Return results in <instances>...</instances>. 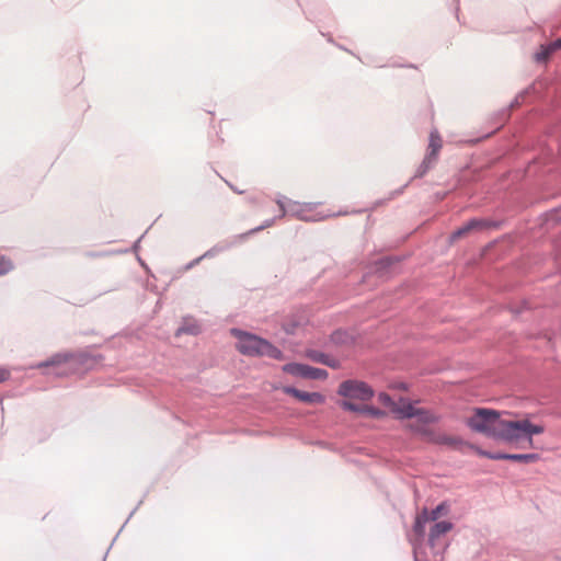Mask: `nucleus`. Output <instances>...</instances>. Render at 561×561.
I'll return each mask as SVG.
<instances>
[{"instance_id": "nucleus-1", "label": "nucleus", "mask_w": 561, "mask_h": 561, "mask_svg": "<svg viewBox=\"0 0 561 561\" xmlns=\"http://www.w3.org/2000/svg\"><path fill=\"white\" fill-rule=\"evenodd\" d=\"M231 335L237 339V350L245 356H266L272 359L283 360L284 353L266 339L256 334L232 328Z\"/></svg>"}, {"instance_id": "nucleus-2", "label": "nucleus", "mask_w": 561, "mask_h": 561, "mask_svg": "<svg viewBox=\"0 0 561 561\" xmlns=\"http://www.w3.org/2000/svg\"><path fill=\"white\" fill-rule=\"evenodd\" d=\"M501 412L489 408H476L467 419L466 425L473 432L483 434L494 440H500L504 421Z\"/></svg>"}, {"instance_id": "nucleus-3", "label": "nucleus", "mask_w": 561, "mask_h": 561, "mask_svg": "<svg viewBox=\"0 0 561 561\" xmlns=\"http://www.w3.org/2000/svg\"><path fill=\"white\" fill-rule=\"evenodd\" d=\"M337 393L345 398L362 401L370 400L375 394L374 389L367 382L353 379L342 381Z\"/></svg>"}, {"instance_id": "nucleus-4", "label": "nucleus", "mask_w": 561, "mask_h": 561, "mask_svg": "<svg viewBox=\"0 0 561 561\" xmlns=\"http://www.w3.org/2000/svg\"><path fill=\"white\" fill-rule=\"evenodd\" d=\"M283 371L295 377L311 380H323L329 376L325 369L312 367L301 363H288L283 366Z\"/></svg>"}, {"instance_id": "nucleus-5", "label": "nucleus", "mask_w": 561, "mask_h": 561, "mask_svg": "<svg viewBox=\"0 0 561 561\" xmlns=\"http://www.w3.org/2000/svg\"><path fill=\"white\" fill-rule=\"evenodd\" d=\"M477 454L481 457L491 460H512L524 463H533L540 459V455L537 453L531 454H507L500 451H490L482 448H477Z\"/></svg>"}, {"instance_id": "nucleus-6", "label": "nucleus", "mask_w": 561, "mask_h": 561, "mask_svg": "<svg viewBox=\"0 0 561 561\" xmlns=\"http://www.w3.org/2000/svg\"><path fill=\"white\" fill-rule=\"evenodd\" d=\"M283 392L309 404H323L325 402V397L322 393L302 391L293 386H285Z\"/></svg>"}, {"instance_id": "nucleus-7", "label": "nucleus", "mask_w": 561, "mask_h": 561, "mask_svg": "<svg viewBox=\"0 0 561 561\" xmlns=\"http://www.w3.org/2000/svg\"><path fill=\"white\" fill-rule=\"evenodd\" d=\"M525 437L523 430V420L504 421L503 431L500 437L501 442L513 443Z\"/></svg>"}, {"instance_id": "nucleus-8", "label": "nucleus", "mask_w": 561, "mask_h": 561, "mask_svg": "<svg viewBox=\"0 0 561 561\" xmlns=\"http://www.w3.org/2000/svg\"><path fill=\"white\" fill-rule=\"evenodd\" d=\"M436 445L447 446L450 449L458 450V451H462L465 447H468L470 449H474L476 451H477V448H478L477 446H474L473 444L465 440L460 436H449V435H446L444 433L439 434V437H438V440H437Z\"/></svg>"}, {"instance_id": "nucleus-9", "label": "nucleus", "mask_w": 561, "mask_h": 561, "mask_svg": "<svg viewBox=\"0 0 561 561\" xmlns=\"http://www.w3.org/2000/svg\"><path fill=\"white\" fill-rule=\"evenodd\" d=\"M454 524L448 520L436 522L430 529L428 534V546L434 550L436 548L438 539L450 531Z\"/></svg>"}, {"instance_id": "nucleus-10", "label": "nucleus", "mask_w": 561, "mask_h": 561, "mask_svg": "<svg viewBox=\"0 0 561 561\" xmlns=\"http://www.w3.org/2000/svg\"><path fill=\"white\" fill-rule=\"evenodd\" d=\"M408 428L411 433L422 437L426 442L435 445L437 444L440 433L427 427L426 425L409 424Z\"/></svg>"}, {"instance_id": "nucleus-11", "label": "nucleus", "mask_w": 561, "mask_h": 561, "mask_svg": "<svg viewBox=\"0 0 561 561\" xmlns=\"http://www.w3.org/2000/svg\"><path fill=\"white\" fill-rule=\"evenodd\" d=\"M306 356L314 363H320V364L327 365L331 368L340 367V362L337 359H335L318 350H307Z\"/></svg>"}, {"instance_id": "nucleus-12", "label": "nucleus", "mask_w": 561, "mask_h": 561, "mask_svg": "<svg viewBox=\"0 0 561 561\" xmlns=\"http://www.w3.org/2000/svg\"><path fill=\"white\" fill-rule=\"evenodd\" d=\"M534 87L530 85L528 88H526L525 90L520 91L513 100L512 102L510 103V105L503 110H501L499 113H497V116L500 117V125H503L510 117V111L515 107V106H518L520 105V103L523 102L524 98L529 93V91L533 89Z\"/></svg>"}, {"instance_id": "nucleus-13", "label": "nucleus", "mask_w": 561, "mask_h": 561, "mask_svg": "<svg viewBox=\"0 0 561 561\" xmlns=\"http://www.w3.org/2000/svg\"><path fill=\"white\" fill-rule=\"evenodd\" d=\"M330 342L339 346L353 345L355 343V337L347 330L337 329L331 333Z\"/></svg>"}, {"instance_id": "nucleus-14", "label": "nucleus", "mask_w": 561, "mask_h": 561, "mask_svg": "<svg viewBox=\"0 0 561 561\" xmlns=\"http://www.w3.org/2000/svg\"><path fill=\"white\" fill-rule=\"evenodd\" d=\"M400 402H402L403 405L400 407L397 404L393 411V413L397 414L398 419H412L415 416V414H417V408H415L409 400L400 398Z\"/></svg>"}, {"instance_id": "nucleus-15", "label": "nucleus", "mask_w": 561, "mask_h": 561, "mask_svg": "<svg viewBox=\"0 0 561 561\" xmlns=\"http://www.w3.org/2000/svg\"><path fill=\"white\" fill-rule=\"evenodd\" d=\"M241 242L242 241L236 240L234 236H233L231 240H225L222 242L215 244L210 249H208L204 254H202V257H205V259L214 257L218 253L227 251L230 248H232L236 244L241 243Z\"/></svg>"}, {"instance_id": "nucleus-16", "label": "nucleus", "mask_w": 561, "mask_h": 561, "mask_svg": "<svg viewBox=\"0 0 561 561\" xmlns=\"http://www.w3.org/2000/svg\"><path fill=\"white\" fill-rule=\"evenodd\" d=\"M427 522H430L427 517V508L424 507L422 512L416 515L413 524V531L420 541L425 537V525Z\"/></svg>"}, {"instance_id": "nucleus-17", "label": "nucleus", "mask_w": 561, "mask_h": 561, "mask_svg": "<svg viewBox=\"0 0 561 561\" xmlns=\"http://www.w3.org/2000/svg\"><path fill=\"white\" fill-rule=\"evenodd\" d=\"M442 137L439 135V133L434 129L431 131L430 134V139H428V150L426 152V154L435 158V159H438V153H439V150L442 149Z\"/></svg>"}, {"instance_id": "nucleus-18", "label": "nucleus", "mask_w": 561, "mask_h": 561, "mask_svg": "<svg viewBox=\"0 0 561 561\" xmlns=\"http://www.w3.org/2000/svg\"><path fill=\"white\" fill-rule=\"evenodd\" d=\"M416 413L414 417L421 423L420 425L435 424L440 420L439 415L428 409L417 408Z\"/></svg>"}, {"instance_id": "nucleus-19", "label": "nucleus", "mask_w": 561, "mask_h": 561, "mask_svg": "<svg viewBox=\"0 0 561 561\" xmlns=\"http://www.w3.org/2000/svg\"><path fill=\"white\" fill-rule=\"evenodd\" d=\"M436 161L437 159L428 154H425L424 159L417 167L414 175L410 180L413 181L414 179L423 178L435 165Z\"/></svg>"}, {"instance_id": "nucleus-20", "label": "nucleus", "mask_w": 561, "mask_h": 561, "mask_svg": "<svg viewBox=\"0 0 561 561\" xmlns=\"http://www.w3.org/2000/svg\"><path fill=\"white\" fill-rule=\"evenodd\" d=\"M523 430L524 435L527 438V440L531 444L533 443V436L539 435L545 432V427L539 424H533L529 420L525 419L523 420Z\"/></svg>"}, {"instance_id": "nucleus-21", "label": "nucleus", "mask_w": 561, "mask_h": 561, "mask_svg": "<svg viewBox=\"0 0 561 561\" xmlns=\"http://www.w3.org/2000/svg\"><path fill=\"white\" fill-rule=\"evenodd\" d=\"M275 219H276V218L266 219L262 225H260V226H257V227H255V228H252V229H250V230H249V231H247V232H243V233H240V234L234 236V239L243 242V241H245L250 236H252V234H254V233H256V232H260V231H262V230H263V229H265V228L271 227V226L274 224Z\"/></svg>"}, {"instance_id": "nucleus-22", "label": "nucleus", "mask_w": 561, "mask_h": 561, "mask_svg": "<svg viewBox=\"0 0 561 561\" xmlns=\"http://www.w3.org/2000/svg\"><path fill=\"white\" fill-rule=\"evenodd\" d=\"M449 508H450L449 504L446 501H443L431 512L427 510L428 520H431V522L437 520L440 516L448 514Z\"/></svg>"}, {"instance_id": "nucleus-23", "label": "nucleus", "mask_w": 561, "mask_h": 561, "mask_svg": "<svg viewBox=\"0 0 561 561\" xmlns=\"http://www.w3.org/2000/svg\"><path fill=\"white\" fill-rule=\"evenodd\" d=\"M68 355L66 354H55L51 358L41 363L38 367H49L55 365H60L62 363H66L68 360Z\"/></svg>"}, {"instance_id": "nucleus-24", "label": "nucleus", "mask_w": 561, "mask_h": 561, "mask_svg": "<svg viewBox=\"0 0 561 561\" xmlns=\"http://www.w3.org/2000/svg\"><path fill=\"white\" fill-rule=\"evenodd\" d=\"M340 407L345 411H351V412H355V413H359V414H364V410H365V404L359 405V404L353 403L348 400H342L340 402Z\"/></svg>"}, {"instance_id": "nucleus-25", "label": "nucleus", "mask_w": 561, "mask_h": 561, "mask_svg": "<svg viewBox=\"0 0 561 561\" xmlns=\"http://www.w3.org/2000/svg\"><path fill=\"white\" fill-rule=\"evenodd\" d=\"M465 225L467 226L469 231H471L473 229H481V228L490 227L492 224L486 220H483V219L472 218L469 221H467Z\"/></svg>"}, {"instance_id": "nucleus-26", "label": "nucleus", "mask_w": 561, "mask_h": 561, "mask_svg": "<svg viewBox=\"0 0 561 561\" xmlns=\"http://www.w3.org/2000/svg\"><path fill=\"white\" fill-rule=\"evenodd\" d=\"M364 414L369 415L374 419H382L387 415V413L374 405H365Z\"/></svg>"}, {"instance_id": "nucleus-27", "label": "nucleus", "mask_w": 561, "mask_h": 561, "mask_svg": "<svg viewBox=\"0 0 561 561\" xmlns=\"http://www.w3.org/2000/svg\"><path fill=\"white\" fill-rule=\"evenodd\" d=\"M199 332H201L199 325L196 324V323H193V324H190V325H182V327H180L176 330V335H180L182 333H187V334L196 335Z\"/></svg>"}, {"instance_id": "nucleus-28", "label": "nucleus", "mask_w": 561, "mask_h": 561, "mask_svg": "<svg viewBox=\"0 0 561 561\" xmlns=\"http://www.w3.org/2000/svg\"><path fill=\"white\" fill-rule=\"evenodd\" d=\"M378 400L383 405L389 407L391 409V412L394 411V408L397 407V403L394 402V400L391 398V396L389 393H387V392H379L378 393Z\"/></svg>"}, {"instance_id": "nucleus-29", "label": "nucleus", "mask_w": 561, "mask_h": 561, "mask_svg": "<svg viewBox=\"0 0 561 561\" xmlns=\"http://www.w3.org/2000/svg\"><path fill=\"white\" fill-rule=\"evenodd\" d=\"M13 268V263L4 255L0 256V276L8 274Z\"/></svg>"}, {"instance_id": "nucleus-30", "label": "nucleus", "mask_w": 561, "mask_h": 561, "mask_svg": "<svg viewBox=\"0 0 561 561\" xmlns=\"http://www.w3.org/2000/svg\"><path fill=\"white\" fill-rule=\"evenodd\" d=\"M548 45H541L540 50L535 54V59L538 62L546 61L551 56Z\"/></svg>"}, {"instance_id": "nucleus-31", "label": "nucleus", "mask_w": 561, "mask_h": 561, "mask_svg": "<svg viewBox=\"0 0 561 561\" xmlns=\"http://www.w3.org/2000/svg\"><path fill=\"white\" fill-rule=\"evenodd\" d=\"M287 201V198L283 195H278L277 198H276V204L279 206L280 208V215L279 217H284L287 213L286 210V206H285V202Z\"/></svg>"}, {"instance_id": "nucleus-32", "label": "nucleus", "mask_w": 561, "mask_h": 561, "mask_svg": "<svg viewBox=\"0 0 561 561\" xmlns=\"http://www.w3.org/2000/svg\"><path fill=\"white\" fill-rule=\"evenodd\" d=\"M468 232H469V229L467 228L466 225H463L451 233L450 239L451 240L458 239V238L467 234Z\"/></svg>"}, {"instance_id": "nucleus-33", "label": "nucleus", "mask_w": 561, "mask_h": 561, "mask_svg": "<svg viewBox=\"0 0 561 561\" xmlns=\"http://www.w3.org/2000/svg\"><path fill=\"white\" fill-rule=\"evenodd\" d=\"M398 260L394 259V257H391V256H386V257H382L378 261V264L380 265V267L382 268H388L390 267L393 262H397Z\"/></svg>"}, {"instance_id": "nucleus-34", "label": "nucleus", "mask_w": 561, "mask_h": 561, "mask_svg": "<svg viewBox=\"0 0 561 561\" xmlns=\"http://www.w3.org/2000/svg\"><path fill=\"white\" fill-rule=\"evenodd\" d=\"M412 181L409 180L404 185H402L401 187H399L398 190L393 191L390 193L388 199H392L394 198L396 196H399L401 194H403V192L405 191V188L410 185Z\"/></svg>"}, {"instance_id": "nucleus-35", "label": "nucleus", "mask_w": 561, "mask_h": 561, "mask_svg": "<svg viewBox=\"0 0 561 561\" xmlns=\"http://www.w3.org/2000/svg\"><path fill=\"white\" fill-rule=\"evenodd\" d=\"M548 45V49L553 54L558 49H561V36L552 42H550Z\"/></svg>"}, {"instance_id": "nucleus-36", "label": "nucleus", "mask_w": 561, "mask_h": 561, "mask_svg": "<svg viewBox=\"0 0 561 561\" xmlns=\"http://www.w3.org/2000/svg\"><path fill=\"white\" fill-rule=\"evenodd\" d=\"M11 374L8 369L5 368H0V382H4L7 380H9Z\"/></svg>"}, {"instance_id": "nucleus-37", "label": "nucleus", "mask_w": 561, "mask_h": 561, "mask_svg": "<svg viewBox=\"0 0 561 561\" xmlns=\"http://www.w3.org/2000/svg\"><path fill=\"white\" fill-rule=\"evenodd\" d=\"M204 259H205V257H202V255H201V256H198V257H196V259L192 260L191 262H188V263L185 265V270H191V268H193L195 265H197V264H198L202 260H204Z\"/></svg>"}, {"instance_id": "nucleus-38", "label": "nucleus", "mask_w": 561, "mask_h": 561, "mask_svg": "<svg viewBox=\"0 0 561 561\" xmlns=\"http://www.w3.org/2000/svg\"><path fill=\"white\" fill-rule=\"evenodd\" d=\"M413 554H414V561H427L426 559H422L419 554L416 542H413Z\"/></svg>"}, {"instance_id": "nucleus-39", "label": "nucleus", "mask_w": 561, "mask_h": 561, "mask_svg": "<svg viewBox=\"0 0 561 561\" xmlns=\"http://www.w3.org/2000/svg\"><path fill=\"white\" fill-rule=\"evenodd\" d=\"M296 324H288L284 329L287 334H294L295 333Z\"/></svg>"}, {"instance_id": "nucleus-40", "label": "nucleus", "mask_w": 561, "mask_h": 561, "mask_svg": "<svg viewBox=\"0 0 561 561\" xmlns=\"http://www.w3.org/2000/svg\"><path fill=\"white\" fill-rule=\"evenodd\" d=\"M142 238H144V234H142L140 238H138V239L136 240V242L134 243V247H133V248H134V250H138V248H139V243H140V241H141V239H142Z\"/></svg>"}, {"instance_id": "nucleus-41", "label": "nucleus", "mask_w": 561, "mask_h": 561, "mask_svg": "<svg viewBox=\"0 0 561 561\" xmlns=\"http://www.w3.org/2000/svg\"><path fill=\"white\" fill-rule=\"evenodd\" d=\"M399 389H402V390H407V385L401 382L399 386H398Z\"/></svg>"}, {"instance_id": "nucleus-42", "label": "nucleus", "mask_w": 561, "mask_h": 561, "mask_svg": "<svg viewBox=\"0 0 561 561\" xmlns=\"http://www.w3.org/2000/svg\"><path fill=\"white\" fill-rule=\"evenodd\" d=\"M228 186H230V188H233V191H236L237 193L241 194L242 192L241 191H237V187H233V185H231V183H228Z\"/></svg>"}, {"instance_id": "nucleus-43", "label": "nucleus", "mask_w": 561, "mask_h": 561, "mask_svg": "<svg viewBox=\"0 0 561 561\" xmlns=\"http://www.w3.org/2000/svg\"><path fill=\"white\" fill-rule=\"evenodd\" d=\"M228 186H230V188H233V191H236L237 193L241 194L242 192L241 191H237V187H233V185H231V183H228Z\"/></svg>"}, {"instance_id": "nucleus-44", "label": "nucleus", "mask_w": 561, "mask_h": 561, "mask_svg": "<svg viewBox=\"0 0 561 561\" xmlns=\"http://www.w3.org/2000/svg\"><path fill=\"white\" fill-rule=\"evenodd\" d=\"M228 186H230V188H233V191H236L237 193L241 194L242 192L241 191H237V187H233V185H231V183H228Z\"/></svg>"}, {"instance_id": "nucleus-45", "label": "nucleus", "mask_w": 561, "mask_h": 561, "mask_svg": "<svg viewBox=\"0 0 561 561\" xmlns=\"http://www.w3.org/2000/svg\"><path fill=\"white\" fill-rule=\"evenodd\" d=\"M301 219H304V220H311V219H310V218H308V217H301Z\"/></svg>"}]
</instances>
